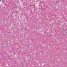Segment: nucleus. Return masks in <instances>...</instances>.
<instances>
[{
	"mask_svg": "<svg viewBox=\"0 0 67 67\" xmlns=\"http://www.w3.org/2000/svg\"><path fill=\"white\" fill-rule=\"evenodd\" d=\"M63 33H64V34H63V35H65V34H66V31L65 30H63Z\"/></svg>",
	"mask_w": 67,
	"mask_h": 67,
	"instance_id": "nucleus-1",
	"label": "nucleus"
}]
</instances>
